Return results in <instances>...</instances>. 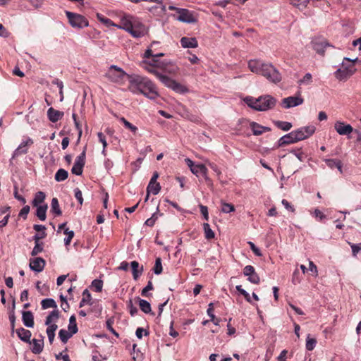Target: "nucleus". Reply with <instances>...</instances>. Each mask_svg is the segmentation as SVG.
Wrapping results in <instances>:
<instances>
[{
  "mask_svg": "<svg viewBox=\"0 0 361 361\" xmlns=\"http://www.w3.org/2000/svg\"><path fill=\"white\" fill-rule=\"evenodd\" d=\"M128 89L133 94H142L149 99L159 97L157 87L149 78L139 75H128Z\"/></svg>",
  "mask_w": 361,
  "mask_h": 361,
  "instance_id": "1",
  "label": "nucleus"
},
{
  "mask_svg": "<svg viewBox=\"0 0 361 361\" xmlns=\"http://www.w3.org/2000/svg\"><path fill=\"white\" fill-rule=\"evenodd\" d=\"M119 18L118 28L126 31L134 38H140L147 34V29L138 17L123 13Z\"/></svg>",
  "mask_w": 361,
  "mask_h": 361,
  "instance_id": "2",
  "label": "nucleus"
},
{
  "mask_svg": "<svg viewBox=\"0 0 361 361\" xmlns=\"http://www.w3.org/2000/svg\"><path fill=\"white\" fill-rule=\"evenodd\" d=\"M244 102L249 107L259 111L269 110L274 108L276 104V99L269 94L261 96L258 98L246 97L244 99Z\"/></svg>",
  "mask_w": 361,
  "mask_h": 361,
  "instance_id": "3",
  "label": "nucleus"
},
{
  "mask_svg": "<svg viewBox=\"0 0 361 361\" xmlns=\"http://www.w3.org/2000/svg\"><path fill=\"white\" fill-rule=\"evenodd\" d=\"M357 60L350 59L348 57H345L341 63V67L334 72L335 78L339 81H346L350 78L356 71L354 63Z\"/></svg>",
  "mask_w": 361,
  "mask_h": 361,
  "instance_id": "4",
  "label": "nucleus"
},
{
  "mask_svg": "<svg viewBox=\"0 0 361 361\" xmlns=\"http://www.w3.org/2000/svg\"><path fill=\"white\" fill-rule=\"evenodd\" d=\"M66 16L73 28L82 29L89 26L87 18L80 14L66 11Z\"/></svg>",
  "mask_w": 361,
  "mask_h": 361,
  "instance_id": "5",
  "label": "nucleus"
},
{
  "mask_svg": "<svg viewBox=\"0 0 361 361\" xmlns=\"http://www.w3.org/2000/svg\"><path fill=\"white\" fill-rule=\"evenodd\" d=\"M128 74L121 68L111 65L107 70L105 76L112 82L121 83Z\"/></svg>",
  "mask_w": 361,
  "mask_h": 361,
  "instance_id": "6",
  "label": "nucleus"
},
{
  "mask_svg": "<svg viewBox=\"0 0 361 361\" xmlns=\"http://www.w3.org/2000/svg\"><path fill=\"white\" fill-rule=\"evenodd\" d=\"M261 75L266 78L269 82L273 83H278L281 80V75L279 71L271 64L267 63L264 66Z\"/></svg>",
  "mask_w": 361,
  "mask_h": 361,
  "instance_id": "7",
  "label": "nucleus"
},
{
  "mask_svg": "<svg viewBox=\"0 0 361 361\" xmlns=\"http://www.w3.org/2000/svg\"><path fill=\"white\" fill-rule=\"evenodd\" d=\"M315 131L316 127L313 125L303 126L294 130L298 142L309 138Z\"/></svg>",
  "mask_w": 361,
  "mask_h": 361,
  "instance_id": "8",
  "label": "nucleus"
},
{
  "mask_svg": "<svg viewBox=\"0 0 361 361\" xmlns=\"http://www.w3.org/2000/svg\"><path fill=\"white\" fill-rule=\"evenodd\" d=\"M33 144L32 138L27 137L23 139L18 147L14 150L11 159L19 157L21 154H25L28 152L29 147Z\"/></svg>",
  "mask_w": 361,
  "mask_h": 361,
  "instance_id": "9",
  "label": "nucleus"
},
{
  "mask_svg": "<svg viewBox=\"0 0 361 361\" xmlns=\"http://www.w3.org/2000/svg\"><path fill=\"white\" fill-rule=\"evenodd\" d=\"M304 102L303 98L300 95L288 97L283 99L281 106L285 109H290L301 105Z\"/></svg>",
  "mask_w": 361,
  "mask_h": 361,
  "instance_id": "10",
  "label": "nucleus"
},
{
  "mask_svg": "<svg viewBox=\"0 0 361 361\" xmlns=\"http://www.w3.org/2000/svg\"><path fill=\"white\" fill-rule=\"evenodd\" d=\"M178 16L176 18L178 21L186 23H193L197 21V18L194 13L188 9L181 8L178 10Z\"/></svg>",
  "mask_w": 361,
  "mask_h": 361,
  "instance_id": "11",
  "label": "nucleus"
},
{
  "mask_svg": "<svg viewBox=\"0 0 361 361\" xmlns=\"http://www.w3.org/2000/svg\"><path fill=\"white\" fill-rule=\"evenodd\" d=\"M85 163V152L83 151L75 160L71 172L77 176L82 173V169Z\"/></svg>",
  "mask_w": 361,
  "mask_h": 361,
  "instance_id": "12",
  "label": "nucleus"
},
{
  "mask_svg": "<svg viewBox=\"0 0 361 361\" xmlns=\"http://www.w3.org/2000/svg\"><path fill=\"white\" fill-rule=\"evenodd\" d=\"M247 65L251 72L262 75L263 69L265 68L264 66L267 65V63H264L259 59H251L248 61Z\"/></svg>",
  "mask_w": 361,
  "mask_h": 361,
  "instance_id": "13",
  "label": "nucleus"
},
{
  "mask_svg": "<svg viewBox=\"0 0 361 361\" xmlns=\"http://www.w3.org/2000/svg\"><path fill=\"white\" fill-rule=\"evenodd\" d=\"M336 131L341 135H350L353 131V128L350 124H346L343 121H338L334 124Z\"/></svg>",
  "mask_w": 361,
  "mask_h": 361,
  "instance_id": "14",
  "label": "nucleus"
},
{
  "mask_svg": "<svg viewBox=\"0 0 361 361\" xmlns=\"http://www.w3.org/2000/svg\"><path fill=\"white\" fill-rule=\"evenodd\" d=\"M243 274L247 276V280L253 283L258 284L260 281L258 274L255 272V268L251 265H247L243 269Z\"/></svg>",
  "mask_w": 361,
  "mask_h": 361,
  "instance_id": "15",
  "label": "nucleus"
},
{
  "mask_svg": "<svg viewBox=\"0 0 361 361\" xmlns=\"http://www.w3.org/2000/svg\"><path fill=\"white\" fill-rule=\"evenodd\" d=\"M298 142V141L297 140L295 133L294 130H293L290 133L282 136L278 140V145H279V147H281L283 145L296 143Z\"/></svg>",
  "mask_w": 361,
  "mask_h": 361,
  "instance_id": "16",
  "label": "nucleus"
},
{
  "mask_svg": "<svg viewBox=\"0 0 361 361\" xmlns=\"http://www.w3.org/2000/svg\"><path fill=\"white\" fill-rule=\"evenodd\" d=\"M45 266V261L42 257H35L30 259V268L35 272H41Z\"/></svg>",
  "mask_w": 361,
  "mask_h": 361,
  "instance_id": "17",
  "label": "nucleus"
},
{
  "mask_svg": "<svg viewBox=\"0 0 361 361\" xmlns=\"http://www.w3.org/2000/svg\"><path fill=\"white\" fill-rule=\"evenodd\" d=\"M250 128L252 130L253 135L257 136L262 135L264 132H269L271 130L270 128L261 126L254 121L250 122Z\"/></svg>",
  "mask_w": 361,
  "mask_h": 361,
  "instance_id": "18",
  "label": "nucleus"
},
{
  "mask_svg": "<svg viewBox=\"0 0 361 361\" xmlns=\"http://www.w3.org/2000/svg\"><path fill=\"white\" fill-rule=\"evenodd\" d=\"M149 72L154 73L156 74L157 78L159 79V80L164 84L167 87L171 88L172 87L175 80L171 79V78L168 77L167 75H162L161 73H157L153 68H146Z\"/></svg>",
  "mask_w": 361,
  "mask_h": 361,
  "instance_id": "19",
  "label": "nucleus"
},
{
  "mask_svg": "<svg viewBox=\"0 0 361 361\" xmlns=\"http://www.w3.org/2000/svg\"><path fill=\"white\" fill-rule=\"evenodd\" d=\"M180 45L183 48H197L198 42L195 37H183L180 39Z\"/></svg>",
  "mask_w": 361,
  "mask_h": 361,
  "instance_id": "20",
  "label": "nucleus"
},
{
  "mask_svg": "<svg viewBox=\"0 0 361 361\" xmlns=\"http://www.w3.org/2000/svg\"><path fill=\"white\" fill-rule=\"evenodd\" d=\"M190 171L197 177H203L207 179V169L204 164H195Z\"/></svg>",
  "mask_w": 361,
  "mask_h": 361,
  "instance_id": "21",
  "label": "nucleus"
},
{
  "mask_svg": "<svg viewBox=\"0 0 361 361\" xmlns=\"http://www.w3.org/2000/svg\"><path fill=\"white\" fill-rule=\"evenodd\" d=\"M63 116V112L54 109L50 107L47 110V116L50 121L56 123L59 121Z\"/></svg>",
  "mask_w": 361,
  "mask_h": 361,
  "instance_id": "22",
  "label": "nucleus"
},
{
  "mask_svg": "<svg viewBox=\"0 0 361 361\" xmlns=\"http://www.w3.org/2000/svg\"><path fill=\"white\" fill-rule=\"evenodd\" d=\"M313 49L319 54H324L326 47L330 44L325 40H315L312 42Z\"/></svg>",
  "mask_w": 361,
  "mask_h": 361,
  "instance_id": "23",
  "label": "nucleus"
},
{
  "mask_svg": "<svg viewBox=\"0 0 361 361\" xmlns=\"http://www.w3.org/2000/svg\"><path fill=\"white\" fill-rule=\"evenodd\" d=\"M132 269V274L134 280H137L142 274L143 271V267L140 266V264L137 261H133L130 262Z\"/></svg>",
  "mask_w": 361,
  "mask_h": 361,
  "instance_id": "24",
  "label": "nucleus"
},
{
  "mask_svg": "<svg viewBox=\"0 0 361 361\" xmlns=\"http://www.w3.org/2000/svg\"><path fill=\"white\" fill-rule=\"evenodd\" d=\"M22 319L24 325L26 327L32 328L34 326V317L30 311H25L23 312Z\"/></svg>",
  "mask_w": 361,
  "mask_h": 361,
  "instance_id": "25",
  "label": "nucleus"
},
{
  "mask_svg": "<svg viewBox=\"0 0 361 361\" xmlns=\"http://www.w3.org/2000/svg\"><path fill=\"white\" fill-rule=\"evenodd\" d=\"M44 347V337L41 336L40 339H35L34 338L32 340V352L35 354H39L40 353Z\"/></svg>",
  "mask_w": 361,
  "mask_h": 361,
  "instance_id": "26",
  "label": "nucleus"
},
{
  "mask_svg": "<svg viewBox=\"0 0 361 361\" xmlns=\"http://www.w3.org/2000/svg\"><path fill=\"white\" fill-rule=\"evenodd\" d=\"M16 334L23 341L30 343L31 332L29 330L20 328L16 330Z\"/></svg>",
  "mask_w": 361,
  "mask_h": 361,
  "instance_id": "27",
  "label": "nucleus"
},
{
  "mask_svg": "<svg viewBox=\"0 0 361 361\" xmlns=\"http://www.w3.org/2000/svg\"><path fill=\"white\" fill-rule=\"evenodd\" d=\"M37 207L36 215L41 221H45L47 218V204H44Z\"/></svg>",
  "mask_w": 361,
  "mask_h": 361,
  "instance_id": "28",
  "label": "nucleus"
},
{
  "mask_svg": "<svg viewBox=\"0 0 361 361\" xmlns=\"http://www.w3.org/2000/svg\"><path fill=\"white\" fill-rule=\"evenodd\" d=\"M97 18L99 21H100L102 23L105 25L106 27H116L118 28V24L114 23L111 19L104 17L101 13H97Z\"/></svg>",
  "mask_w": 361,
  "mask_h": 361,
  "instance_id": "29",
  "label": "nucleus"
},
{
  "mask_svg": "<svg viewBox=\"0 0 361 361\" xmlns=\"http://www.w3.org/2000/svg\"><path fill=\"white\" fill-rule=\"evenodd\" d=\"M45 197H46V195H45L44 192H43L42 191L37 192L35 194V197L32 200V205L34 207H38L39 205H42L41 204L44 202Z\"/></svg>",
  "mask_w": 361,
  "mask_h": 361,
  "instance_id": "30",
  "label": "nucleus"
},
{
  "mask_svg": "<svg viewBox=\"0 0 361 361\" xmlns=\"http://www.w3.org/2000/svg\"><path fill=\"white\" fill-rule=\"evenodd\" d=\"M48 327L47 329V334L48 336V339L50 343H52L54 337H55V331L58 328V326L56 324H53L51 325H47Z\"/></svg>",
  "mask_w": 361,
  "mask_h": 361,
  "instance_id": "31",
  "label": "nucleus"
},
{
  "mask_svg": "<svg viewBox=\"0 0 361 361\" xmlns=\"http://www.w3.org/2000/svg\"><path fill=\"white\" fill-rule=\"evenodd\" d=\"M51 212L54 213L56 216H60L62 214L58 199L56 197H54L51 200Z\"/></svg>",
  "mask_w": 361,
  "mask_h": 361,
  "instance_id": "32",
  "label": "nucleus"
},
{
  "mask_svg": "<svg viewBox=\"0 0 361 361\" xmlns=\"http://www.w3.org/2000/svg\"><path fill=\"white\" fill-rule=\"evenodd\" d=\"M59 318V312L57 310H53L50 312V314L47 316L45 324L46 325H51L53 324H55L56 320Z\"/></svg>",
  "mask_w": 361,
  "mask_h": 361,
  "instance_id": "33",
  "label": "nucleus"
},
{
  "mask_svg": "<svg viewBox=\"0 0 361 361\" xmlns=\"http://www.w3.org/2000/svg\"><path fill=\"white\" fill-rule=\"evenodd\" d=\"M68 171L63 169H60L55 173L54 178L57 182H61L65 180L68 178Z\"/></svg>",
  "mask_w": 361,
  "mask_h": 361,
  "instance_id": "34",
  "label": "nucleus"
},
{
  "mask_svg": "<svg viewBox=\"0 0 361 361\" xmlns=\"http://www.w3.org/2000/svg\"><path fill=\"white\" fill-rule=\"evenodd\" d=\"M161 190V186L159 183H149L147 188L148 194L152 193L154 195H157Z\"/></svg>",
  "mask_w": 361,
  "mask_h": 361,
  "instance_id": "35",
  "label": "nucleus"
},
{
  "mask_svg": "<svg viewBox=\"0 0 361 361\" xmlns=\"http://www.w3.org/2000/svg\"><path fill=\"white\" fill-rule=\"evenodd\" d=\"M73 334L71 331L65 329H61L59 332V336L63 343H66Z\"/></svg>",
  "mask_w": 361,
  "mask_h": 361,
  "instance_id": "36",
  "label": "nucleus"
},
{
  "mask_svg": "<svg viewBox=\"0 0 361 361\" xmlns=\"http://www.w3.org/2000/svg\"><path fill=\"white\" fill-rule=\"evenodd\" d=\"M139 306L141 310L146 314L150 313L152 311L150 303L145 300L140 299Z\"/></svg>",
  "mask_w": 361,
  "mask_h": 361,
  "instance_id": "37",
  "label": "nucleus"
},
{
  "mask_svg": "<svg viewBox=\"0 0 361 361\" xmlns=\"http://www.w3.org/2000/svg\"><path fill=\"white\" fill-rule=\"evenodd\" d=\"M221 211L225 214H229L235 211V207L233 204L227 203L224 201H221Z\"/></svg>",
  "mask_w": 361,
  "mask_h": 361,
  "instance_id": "38",
  "label": "nucleus"
},
{
  "mask_svg": "<svg viewBox=\"0 0 361 361\" xmlns=\"http://www.w3.org/2000/svg\"><path fill=\"white\" fill-rule=\"evenodd\" d=\"M41 305H42V309H44V310L51 308V307H57L56 302L54 301V299H51V298H47V299L42 300L41 302Z\"/></svg>",
  "mask_w": 361,
  "mask_h": 361,
  "instance_id": "39",
  "label": "nucleus"
},
{
  "mask_svg": "<svg viewBox=\"0 0 361 361\" xmlns=\"http://www.w3.org/2000/svg\"><path fill=\"white\" fill-rule=\"evenodd\" d=\"M203 228H204V231L205 238L207 240H211V239H213L214 238V236H215L214 233L212 230V228H210V226H209V224L204 223L203 224Z\"/></svg>",
  "mask_w": 361,
  "mask_h": 361,
  "instance_id": "40",
  "label": "nucleus"
},
{
  "mask_svg": "<svg viewBox=\"0 0 361 361\" xmlns=\"http://www.w3.org/2000/svg\"><path fill=\"white\" fill-rule=\"evenodd\" d=\"M171 90L175 91L176 92L180 93V94H184L188 91V88L185 86L181 85L180 83L176 82V80L171 87Z\"/></svg>",
  "mask_w": 361,
  "mask_h": 361,
  "instance_id": "41",
  "label": "nucleus"
},
{
  "mask_svg": "<svg viewBox=\"0 0 361 361\" xmlns=\"http://www.w3.org/2000/svg\"><path fill=\"white\" fill-rule=\"evenodd\" d=\"M64 234L67 236L64 238V244L67 247L70 245L73 238L74 237V231L69 230V228H64L63 231Z\"/></svg>",
  "mask_w": 361,
  "mask_h": 361,
  "instance_id": "42",
  "label": "nucleus"
},
{
  "mask_svg": "<svg viewBox=\"0 0 361 361\" xmlns=\"http://www.w3.org/2000/svg\"><path fill=\"white\" fill-rule=\"evenodd\" d=\"M275 125L283 131H288L292 128V123L287 121H276Z\"/></svg>",
  "mask_w": 361,
  "mask_h": 361,
  "instance_id": "43",
  "label": "nucleus"
},
{
  "mask_svg": "<svg viewBox=\"0 0 361 361\" xmlns=\"http://www.w3.org/2000/svg\"><path fill=\"white\" fill-rule=\"evenodd\" d=\"M97 137H98L99 141L102 144V146H103L102 154L104 156H106V148L107 147V142H106V137L104 135V133H102V132H99L97 133Z\"/></svg>",
  "mask_w": 361,
  "mask_h": 361,
  "instance_id": "44",
  "label": "nucleus"
},
{
  "mask_svg": "<svg viewBox=\"0 0 361 361\" xmlns=\"http://www.w3.org/2000/svg\"><path fill=\"white\" fill-rule=\"evenodd\" d=\"M119 120L124 125V126L126 128L129 129L133 133H137V128L135 126H134L132 123H130L129 121H128L125 118L121 117V118H120Z\"/></svg>",
  "mask_w": 361,
  "mask_h": 361,
  "instance_id": "45",
  "label": "nucleus"
},
{
  "mask_svg": "<svg viewBox=\"0 0 361 361\" xmlns=\"http://www.w3.org/2000/svg\"><path fill=\"white\" fill-rule=\"evenodd\" d=\"M317 340L314 338H311L310 335H308L306 339V349L311 351L315 348Z\"/></svg>",
  "mask_w": 361,
  "mask_h": 361,
  "instance_id": "46",
  "label": "nucleus"
},
{
  "mask_svg": "<svg viewBox=\"0 0 361 361\" xmlns=\"http://www.w3.org/2000/svg\"><path fill=\"white\" fill-rule=\"evenodd\" d=\"M91 300V295L86 289L82 293V298L80 302V307L84 306L85 304H89Z\"/></svg>",
  "mask_w": 361,
  "mask_h": 361,
  "instance_id": "47",
  "label": "nucleus"
},
{
  "mask_svg": "<svg viewBox=\"0 0 361 361\" xmlns=\"http://www.w3.org/2000/svg\"><path fill=\"white\" fill-rule=\"evenodd\" d=\"M312 82V76L311 75V73H306L304 77L300 79L299 81H298V83L302 85H310Z\"/></svg>",
  "mask_w": 361,
  "mask_h": 361,
  "instance_id": "48",
  "label": "nucleus"
},
{
  "mask_svg": "<svg viewBox=\"0 0 361 361\" xmlns=\"http://www.w3.org/2000/svg\"><path fill=\"white\" fill-rule=\"evenodd\" d=\"M161 259L160 257L156 259L153 271L155 274L159 275L162 272Z\"/></svg>",
  "mask_w": 361,
  "mask_h": 361,
  "instance_id": "49",
  "label": "nucleus"
},
{
  "mask_svg": "<svg viewBox=\"0 0 361 361\" xmlns=\"http://www.w3.org/2000/svg\"><path fill=\"white\" fill-rule=\"evenodd\" d=\"M68 331H71L72 334H75L78 331V327L75 323V319L74 316H71L70 318Z\"/></svg>",
  "mask_w": 361,
  "mask_h": 361,
  "instance_id": "50",
  "label": "nucleus"
},
{
  "mask_svg": "<svg viewBox=\"0 0 361 361\" xmlns=\"http://www.w3.org/2000/svg\"><path fill=\"white\" fill-rule=\"evenodd\" d=\"M92 286L96 292H101L103 287V282L102 280L94 279L92 282Z\"/></svg>",
  "mask_w": 361,
  "mask_h": 361,
  "instance_id": "51",
  "label": "nucleus"
},
{
  "mask_svg": "<svg viewBox=\"0 0 361 361\" xmlns=\"http://www.w3.org/2000/svg\"><path fill=\"white\" fill-rule=\"evenodd\" d=\"M235 288L241 295L245 297L247 302H252L250 294L245 290H244L240 285L236 286Z\"/></svg>",
  "mask_w": 361,
  "mask_h": 361,
  "instance_id": "52",
  "label": "nucleus"
},
{
  "mask_svg": "<svg viewBox=\"0 0 361 361\" xmlns=\"http://www.w3.org/2000/svg\"><path fill=\"white\" fill-rule=\"evenodd\" d=\"M290 153L295 155L297 159L300 161H304L305 157L303 153L300 151V149H294L290 151Z\"/></svg>",
  "mask_w": 361,
  "mask_h": 361,
  "instance_id": "53",
  "label": "nucleus"
},
{
  "mask_svg": "<svg viewBox=\"0 0 361 361\" xmlns=\"http://www.w3.org/2000/svg\"><path fill=\"white\" fill-rule=\"evenodd\" d=\"M43 250V247L42 243H35V247H33L31 255L32 256H36Z\"/></svg>",
  "mask_w": 361,
  "mask_h": 361,
  "instance_id": "54",
  "label": "nucleus"
},
{
  "mask_svg": "<svg viewBox=\"0 0 361 361\" xmlns=\"http://www.w3.org/2000/svg\"><path fill=\"white\" fill-rule=\"evenodd\" d=\"M74 195L79 204L82 205L83 203V198L82 192L79 188H76L74 189Z\"/></svg>",
  "mask_w": 361,
  "mask_h": 361,
  "instance_id": "55",
  "label": "nucleus"
},
{
  "mask_svg": "<svg viewBox=\"0 0 361 361\" xmlns=\"http://www.w3.org/2000/svg\"><path fill=\"white\" fill-rule=\"evenodd\" d=\"M200 212L202 214L204 219L207 221L209 219V213H208V209L207 207L200 204L199 206Z\"/></svg>",
  "mask_w": 361,
  "mask_h": 361,
  "instance_id": "56",
  "label": "nucleus"
},
{
  "mask_svg": "<svg viewBox=\"0 0 361 361\" xmlns=\"http://www.w3.org/2000/svg\"><path fill=\"white\" fill-rule=\"evenodd\" d=\"M27 1L35 8H40L42 6L44 0H27Z\"/></svg>",
  "mask_w": 361,
  "mask_h": 361,
  "instance_id": "57",
  "label": "nucleus"
},
{
  "mask_svg": "<svg viewBox=\"0 0 361 361\" xmlns=\"http://www.w3.org/2000/svg\"><path fill=\"white\" fill-rule=\"evenodd\" d=\"M145 333V335L147 336L148 335V332L147 330L144 329L142 327H138L137 329H136V331H135V335L136 336L139 338V339H141L143 336V334Z\"/></svg>",
  "mask_w": 361,
  "mask_h": 361,
  "instance_id": "58",
  "label": "nucleus"
},
{
  "mask_svg": "<svg viewBox=\"0 0 361 361\" xmlns=\"http://www.w3.org/2000/svg\"><path fill=\"white\" fill-rule=\"evenodd\" d=\"M30 206H28V205L24 206L21 209V210H20V212L19 213V216L23 217L24 219H25L27 217V215L30 212Z\"/></svg>",
  "mask_w": 361,
  "mask_h": 361,
  "instance_id": "59",
  "label": "nucleus"
},
{
  "mask_svg": "<svg viewBox=\"0 0 361 361\" xmlns=\"http://www.w3.org/2000/svg\"><path fill=\"white\" fill-rule=\"evenodd\" d=\"M14 197L19 200L21 203L25 204L26 200L21 195H18V188L15 186L14 188V192H13Z\"/></svg>",
  "mask_w": 361,
  "mask_h": 361,
  "instance_id": "60",
  "label": "nucleus"
},
{
  "mask_svg": "<svg viewBox=\"0 0 361 361\" xmlns=\"http://www.w3.org/2000/svg\"><path fill=\"white\" fill-rule=\"evenodd\" d=\"M314 216L317 218L319 221H322L326 218V215L324 214L319 209H316L313 212Z\"/></svg>",
  "mask_w": 361,
  "mask_h": 361,
  "instance_id": "61",
  "label": "nucleus"
},
{
  "mask_svg": "<svg viewBox=\"0 0 361 361\" xmlns=\"http://www.w3.org/2000/svg\"><path fill=\"white\" fill-rule=\"evenodd\" d=\"M309 270L312 272L315 276L318 275L317 267L312 261H309Z\"/></svg>",
  "mask_w": 361,
  "mask_h": 361,
  "instance_id": "62",
  "label": "nucleus"
},
{
  "mask_svg": "<svg viewBox=\"0 0 361 361\" xmlns=\"http://www.w3.org/2000/svg\"><path fill=\"white\" fill-rule=\"evenodd\" d=\"M128 309H129V312H130V314L131 316H135L137 312V309L136 307H135L133 305V302L131 300L129 301V303L128 305Z\"/></svg>",
  "mask_w": 361,
  "mask_h": 361,
  "instance_id": "63",
  "label": "nucleus"
},
{
  "mask_svg": "<svg viewBox=\"0 0 361 361\" xmlns=\"http://www.w3.org/2000/svg\"><path fill=\"white\" fill-rule=\"evenodd\" d=\"M281 203L287 210H289L292 212L295 211L294 207L290 204V202L288 200L283 199L282 200Z\"/></svg>",
  "mask_w": 361,
  "mask_h": 361,
  "instance_id": "64",
  "label": "nucleus"
}]
</instances>
